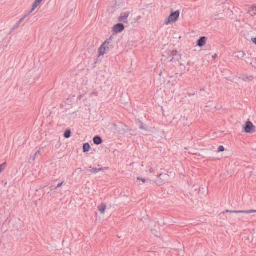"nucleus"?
Returning a JSON list of instances; mask_svg holds the SVG:
<instances>
[{
    "instance_id": "obj_19",
    "label": "nucleus",
    "mask_w": 256,
    "mask_h": 256,
    "mask_svg": "<svg viewBox=\"0 0 256 256\" xmlns=\"http://www.w3.org/2000/svg\"><path fill=\"white\" fill-rule=\"evenodd\" d=\"M104 170V168H92V170H90V172H92V173H94V174H96V173H98V172H101L102 170Z\"/></svg>"
},
{
    "instance_id": "obj_18",
    "label": "nucleus",
    "mask_w": 256,
    "mask_h": 256,
    "mask_svg": "<svg viewBox=\"0 0 256 256\" xmlns=\"http://www.w3.org/2000/svg\"><path fill=\"white\" fill-rule=\"evenodd\" d=\"M248 13L252 16L256 14V10H255V8L254 6L250 8V9L248 10Z\"/></svg>"
},
{
    "instance_id": "obj_10",
    "label": "nucleus",
    "mask_w": 256,
    "mask_h": 256,
    "mask_svg": "<svg viewBox=\"0 0 256 256\" xmlns=\"http://www.w3.org/2000/svg\"><path fill=\"white\" fill-rule=\"evenodd\" d=\"M29 14H26L24 16L23 18H20L16 24L14 26L12 30H15L16 28H17L23 22V21L28 16Z\"/></svg>"
},
{
    "instance_id": "obj_14",
    "label": "nucleus",
    "mask_w": 256,
    "mask_h": 256,
    "mask_svg": "<svg viewBox=\"0 0 256 256\" xmlns=\"http://www.w3.org/2000/svg\"><path fill=\"white\" fill-rule=\"evenodd\" d=\"M106 205L105 204H102L98 208L101 214H103L105 210L106 209Z\"/></svg>"
},
{
    "instance_id": "obj_9",
    "label": "nucleus",
    "mask_w": 256,
    "mask_h": 256,
    "mask_svg": "<svg viewBox=\"0 0 256 256\" xmlns=\"http://www.w3.org/2000/svg\"><path fill=\"white\" fill-rule=\"evenodd\" d=\"M93 142L94 144L96 145H99L102 143V140L100 136H96L94 138Z\"/></svg>"
},
{
    "instance_id": "obj_11",
    "label": "nucleus",
    "mask_w": 256,
    "mask_h": 256,
    "mask_svg": "<svg viewBox=\"0 0 256 256\" xmlns=\"http://www.w3.org/2000/svg\"><path fill=\"white\" fill-rule=\"evenodd\" d=\"M176 53H178V52L176 50H168L165 52V54H167L170 57H172V56H174V54H176Z\"/></svg>"
},
{
    "instance_id": "obj_33",
    "label": "nucleus",
    "mask_w": 256,
    "mask_h": 256,
    "mask_svg": "<svg viewBox=\"0 0 256 256\" xmlns=\"http://www.w3.org/2000/svg\"><path fill=\"white\" fill-rule=\"evenodd\" d=\"M34 159H35V158H32V160H34Z\"/></svg>"
},
{
    "instance_id": "obj_32",
    "label": "nucleus",
    "mask_w": 256,
    "mask_h": 256,
    "mask_svg": "<svg viewBox=\"0 0 256 256\" xmlns=\"http://www.w3.org/2000/svg\"><path fill=\"white\" fill-rule=\"evenodd\" d=\"M40 153V152L39 151H37L36 152V154L35 155H36L37 154H39Z\"/></svg>"
},
{
    "instance_id": "obj_29",
    "label": "nucleus",
    "mask_w": 256,
    "mask_h": 256,
    "mask_svg": "<svg viewBox=\"0 0 256 256\" xmlns=\"http://www.w3.org/2000/svg\"><path fill=\"white\" fill-rule=\"evenodd\" d=\"M252 42L256 45V37L252 39Z\"/></svg>"
},
{
    "instance_id": "obj_13",
    "label": "nucleus",
    "mask_w": 256,
    "mask_h": 256,
    "mask_svg": "<svg viewBox=\"0 0 256 256\" xmlns=\"http://www.w3.org/2000/svg\"><path fill=\"white\" fill-rule=\"evenodd\" d=\"M234 54H235L236 57L238 58H241L244 56L245 55V54L244 53V52L240 51V52H236Z\"/></svg>"
},
{
    "instance_id": "obj_6",
    "label": "nucleus",
    "mask_w": 256,
    "mask_h": 256,
    "mask_svg": "<svg viewBox=\"0 0 256 256\" xmlns=\"http://www.w3.org/2000/svg\"><path fill=\"white\" fill-rule=\"evenodd\" d=\"M130 14V12H127L122 13L120 16L118 18V21L124 23L127 22V18L128 17Z\"/></svg>"
},
{
    "instance_id": "obj_3",
    "label": "nucleus",
    "mask_w": 256,
    "mask_h": 256,
    "mask_svg": "<svg viewBox=\"0 0 256 256\" xmlns=\"http://www.w3.org/2000/svg\"><path fill=\"white\" fill-rule=\"evenodd\" d=\"M255 126L252 123L248 120L246 122L244 127V132L246 133H252L254 131Z\"/></svg>"
},
{
    "instance_id": "obj_20",
    "label": "nucleus",
    "mask_w": 256,
    "mask_h": 256,
    "mask_svg": "<svg viewBox=\"0 0 256 256\" xmlns=\"http://www.w3.org/2000/svg\"><path fill=\"white\" fill-rule=\"evenodd\" d=\"M166 177H167L166 174H161L158 175V178L160 180H164Z\"/></svg>"
},
{
    "instance_id": "obj_22",
    "label": "nucleus",
    "mask_w": 256,
    "mask_h": 256,
    "mask_svg": "<svg viewBox=\"0 0 256 256\" xmlns=\"http://www.w3.org/2000/svg\"><path fill=\"white\" fill-rule=\"evenodd\" d=\"M164 180H160L158 178L156 180L155 182L157 185L160 186L162 184Z\"/></svg>"
},
{
    "instance_id": "obj_27",
    "label": "nucleus",
    "mask_w": 256,
    "mask_h": 256,
    "mask_svg": "<svg viewBox=\"0 0 256 256\" xmlns=\"http://www.w3.org/2000/svg\"><path fill=\"white\" fill-rule=\"evenodd\" d=\"M150 173H155V170L153 168H150Z\"/></svg>"
},
{
    "instance_id": "obj_1",
    "label": "nucleus",
    "mask_w": 256,
    "mask_h": 256,
    "mask_svg": "<svg viewBox=\"0 0 256 256\" xmlns=\"http://www.w3.org/2000/svg\"><path fill=\"white\" fill-rule=\"evenodd\" d=\"M114 48L111 40H106L98 49V55L103 56L104 54L110 51Z\"/></svg>"
},
{
    "instance_id": "obj_16",
    "label": "nucleus",
    "mask_w": 256,
    "mask_h": 256,
    "mask_svg": "<svg viewBox=\"0 0 256 256\" xmlns=\"http://www.w3.org/2000/svg\"><path fill=\"white\" fill-rule=\"evenodd\" d=\"M71 135V131L70 130H66L64 133V137L66 138H70Z\"/></svg>"
},
{
    "instance_id": "obj_17",
    "label": "nucleus",
    "mask_w": 256,
    "mask_h": 256,
    "mask_svg": "<svg viewBox=\"0 0 256 256\" xmlns=\"http://www.w3.org/2000/svg\"><path fill=\"white\" fill-rule=\"evenodd\" d=\"M140 128L141 129V130H144L146 131H148V126H146V124L142 123V122H140Z\"/></svg>"
},
{
    "instance_id": "obj_26",
    "label": "nucleus",
    "mask_w": 256,
    "mask_h": 256,
    "mask_svg": "<svg viewBox=\"0 0 256 256\" xmlns=\"http://www.w3.org/2000/svg\"><path fill=\"white\" fill-rule=\"evenodd\" d=\"M48 189H50V191H54L57 189V187L56 186H50L48 188Z\"/></svg>"
},
{
    "instance_id": "obj_24",
    "label": "nucleus",
    "mask_w": 256,
    "mask_h": 256,
    "mask_svg": "<svg viewBox=\"0 0 256 256\" xmlns=\"http://www.w3.org/2000/svg\"><path fill=\"white\" fill-rule=\"evenodd\" d=\"M224 150V148L222 146H220L218 147V152H222Z\"/></svg>"
},
{
    "instance_id": "obj_2",
    "label": "nucleus",
    "mask_w": 256,
    "mask_h": 256,
    "mask_svg": "<svg viewBox=\"0 0 256 256\" xmlns=\"http://www.w3.org/2000/svg\"><path fill=\"white\" fill-rule=\"evenodd\" d=\"M180 12L178 10H176L174 12H172L166 21L165 22V24L168 25L171 22H176L180 16Z\"/></svg>"
},
{
    "instance_id": "obj_28",
    "label": "nucleus",
    "mask_w": 256,
    "mask_h": 256,
    "mask_svg": "<svg viewBox=\"0 0 256 256\" xmlns=\"http://www.w3.org/2000/svg\"><path fill=\"white\" fill-rule=\"evenodd\" d=\"M64 184V182H62L61 183L58 184L56 186L57 187V188H58L61 187Z\"/></svg>"
},
{
    "instance_id": "obj_21",
    "label": "nucleus",
    "mask_w": 256,
    "mask_h": 256,
    "mask_svg": "<svg viewBox=\"0 0 256 256\" xmlns=\"http://www.w3.org/2000/svg\"><path fill=\"white\" fill-rule=\"evenodd\" d=\"M6 166V162H4L0 165V173L4 169Z\"/></svg>"
},
{
    "instance_id": "obj_5",
    "label": "nucleus",
    "mask_w": 256,
    "mask_h": 256,
    "mask_svg": "<svg viewBox=\"0 0 256 256\" xmlns=\"http://www.w3.org/2000/svg\"><path fill=\"white\" fill-rule=\"evenodd\" d=\"M226 212H230V213H234V214H250L252 213L256 212V210H240V211H232V210H226Z\"/></svg>"
},
{
    "instance_id": "obj_31",
    "label": "nucleus",
    "mask_w": 256,
    "mask_h": 256,
    "mask_svg": "<svg viewBox=\"0 0 256 256\" xmlns=\"http://www.w3.org/2000/svg\"><path fill=\"white\" fill-rule=\"evenodd\" d=\"M48 194H49L52 191H50V189H48Z\"/></svg>"
},
{
    "instance_id": "obj_25",
    "label": "nucleus",
    "mask_w": 256,
    "mask_h": 256,
    "mask_svg": "<svg viewBox=\"0 0 256 256\" xmlns=\"http://www.w3.org/2000/svg\"><path fill=\"white\" fill-rule=\"evenodd\" d=\"M137 180L142 181V183H145L146 182V180L145 178H143L140 177H138Z\"/></svg>"
},
{
    "instance_id": "obj_30",
    "label": "nucleus",
    "mask_w": 256,
    "mask_h": 256,
    "mask_svg": "<svg viewBox=\"0 0 256 256\" xmlns=\"http://www.w3.org/2000/svg\"><path fill=\"white\" fill-rule=\"evenodd\" d=\"M187 94H188V96H190H190H194V94H190V93H188Z\"/></svg>"
},
{
    "instance_id": "obj_15",
    "label": "nucleus",
    "mask_w": 256,
    "mask_h": 256,
    "mask_svg": "<svg viewBox=\"0 0 256 256\" xmlns=\"http://www.w3.org/2000/svg\"><path fill=\"white\" fill-rule=\"evenodd\" d=\"M172 58L170 60V62L178 61L180 58V56L178 54V53H176L174 56H172Z\"/></svg>"
},
{
    "instance_id": "obj_8",
    "label": "nucleus",
    "mask_w": 256,
    "mask_h": 256,
    "mask_svg": "<svg viewBox=\"0 0 256 256\" xmlns=\"http://www.w3.org/2000/svg\"><path fill=\"white\" fill-rule=\"evenodd\" d=\"M42 0H35L34 3L33 4L32 10L29 12L28 14H30L31 12H32L35 9H36L38 6L40 4Z\"/></svg>"
},
{
    "instance_id": "obj_4",
    "label": "nucleus",
    "mask_w": 256,
    "mask_h": 256,
    "mask_svg": "<svg viewBox=\"0 0 256 256\" xmlns=\"http://www.w3.org/2000/svg\"><path fill=\"white\" fill-rule=\"evenodd\" d=\"M124 28V25L122 23H118L114 26L113 28V31L115 33H120L123 31Z\"/></svg>"
},
{
    "instance_id": "obj_7",
    "label": "nucleus",
    "mask_w": 256,
    "mask_h": 256,
    "mask_svg": "<svg viewBox=\"0 0 256 256\" xmlns=\"http://www.w3.org/2000/svg\"><path fill=\"white\" fill-rule=\"evenodd\" d=\"M206 39H207V38L205 36L200 37L197 40L196 45L199 47L203 46L206 43Z\"/></svg>"
},
{
    "instance_id": "obj_23",
    "label": "nucleus",
    "mask_w": 256,
    "mask_h": 256,
    "mask_svg": "<svg viewBox=\"0 0 256 256\" xmlns=\"http://www.w3.org/2000/svg\"><path fill=\"white\" fill-rule=\"evenodd\" d=\"M252 76H244L242 79L244 80V81H246V80H251L252 79Z\"/></svg>"
},
{
    "instance_id": "obj_12",
    "label": "nucleus",
    "mask_w": 256,
    "mask_h": 256,
    "mask_svg": "<svg viewBox=\"0 0 256 256\" xmlns=\"http://www.w3.org/2000/svg\"><path fill=\"white\" fill-rule=\"evenodd\" d=\"M90 147L88 143H85L83 145V152H87L90 150Z\"/></svg>"
}]
</instances>
